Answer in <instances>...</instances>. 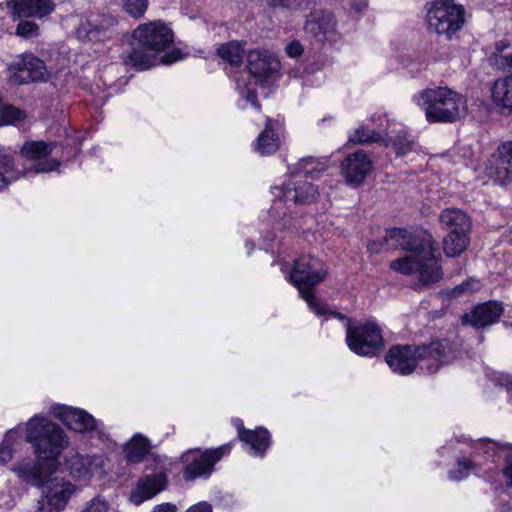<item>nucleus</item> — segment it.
<instances>
[{"instance_id":"obj_1","label":"nucleus","mask_w":512,"mask_h":512,"mask_svg":"<svg viewBox=\"0 0 512 512\" xmlns=\"http://www.w3.org/2000/svg\"><path fill=\"white\" fill-rule=\"evenodd\" d=\"M384 241L387 243L393 241V245L410 253V255L392 261L390 267L405 275L418 272L417 288L432 285L442 279L443 273L438 263V248L434 246L432 235L428 231L391 228L387 230Z\"/></svg>"},{"instance_id":"obj_19","label":"nucleus","mask_w":512,"mask_h":512,"mask_svg":"<svg viewBox=\"0 0 512 512\" xmlns=\"http://www.w3.org/2000/svg\"><path fill=\"white\" fill-rule=\"evenodd\" d=\"M54 415L59 418L69 429L76 432H87L96 428V419L82 409L67 406L54 408Z\"/></svg>"},{"instance_id":"obj_31","label":"nucleus","mask_w":512,"mask_h":512,"mask_svg":"<svg viewBox=\"0 0 512 512\" xmlns=\"http://www.w3.org/2000/svg\"><path fill=\"white\" fill-rule=\"evenodd\" d=\"M243 53L242 45L236 41L222 44L217 49L218 56L232 66H239L242 63Z\"/></svg>"},{"instance_id":"obj_35","label":"nucleus","mask_w":512,"mask_h":512,"mask_svg":"<svg viewBox=\"0 0 512 512\" xmlns=\"http://www.w3.org/2000/svg\"><path fill=\"white\" fill-rule=\"evenodd\" d=\"M350 141L357 144H366L371 142H380L381 136L374 130H370L364 126L356 129Z\"/></svg>"},{"instance_id":"obj_53","label":"nucleus","mask_w":512,"mask_h":512,"mask_svg":"<svg viewBox=\"0 0 512 512\" xmlns=\"http://www.w3.org/2000/svg\"><path fill=\"white\" fill-rule=\"evenodd\" d=\"M196 450H197V449H195V450H189V451L185 452V453L182 455V460H183V461H187V460H188V456H189V454H190V453H192L193 451H196Z\"/></svg>"},{"instance_id":"obj_42","label":"nucleus","mask_w":512,"mask_h":512,"mask_svg":"<svg viewBox=\"0 0 512 512\" xmlns=\"http://www.w3.org/2000/svg\"><path fill=\"white\" fill-rule=\"evenodd\" d=\"M304 0H267L271 7L297 8Z\"/></svg>"},{"instance_id":"obj_55","label":"nucleus","mask_w":512,"mask_h":512,"mask_svg":"<svg viewBox=\"0 0 512 512\" xmlns=\"http://www.w3.org/2000/svg\"><path fill=\"white\" fill-rule=\"evenodd\" d=\"M383 142H384V145H385V146H388V145H389V143H388L386 140H384Z\"/></svg>"},{"instance_id":"obj_21","label":"nucleus","mask_w":512,"mask_h":512,"mask_svg":"<svg viewBox=\"0 0 512 512\" xmlns=\"http://www.w3.org/2000/svg\"><path fill=\"white\" fill-rule=\"evenodd\" d=\"M166 482L167 479L164 474H152L141 477L137 482L136 489L130 494V501L135 505H140L164 490Z\"/></svg>"},{"instance_id":"obj_15","label":"nucleus","mask_w":512,"mask_h":512,"mask_svg":"<svg viewBox=\"0 0 512 512\" xmlns=\"http://www.w3.org/2000/svg\"><path fill=\"white\" fill-rule=\"evenodd\" d=\"M504 313L501 302L490 300L476 305L469 313L462 317L465 325H471L475 329H484L496 324Z\"/></svg>"},{"instance_id":"obj_8","label":"nucleus","mask_w":512,"mask_h":512,"mask_svg":"<svg viewBox=\"0 0 512 512\" xmlns=\"http://www.w3.org/2000/svg\"><path fill=\"white\" fill-rule=\"evenodd\" d=\"M441 227L448 231L443 241L446 256L461 254L469 244L471 220L468 214L458 208H446L439 215Z\"/></svg>"},{"instance_id":"obj_17","label":"nucleus","mask_w":512,"mask_h":512,"mask_svg":"<svg viewBox=\"0 0 512 512\" xmlns=\"http://www.w3.org/2000/svg\"><path fill=\"white\" fill-rule=\"evenodd\" d=\"M116 25V19L109 15H91L76 29L81 41L95 42L110 37V29Z\"/></svg>"},{"instance_id":"obj_52","label":"nucleus","mask_w":512,"mask_h":512,"mask_svg":"<svg viewBox=\"0 0 512 512\" xmlns=\"http://www.w3.org/2000/svg\"><path fill=\"white\" fill-rule=\"evenodd\" d=\"M381 243L373 242L368 245V249L372 252L378 253L381 250Z\"/></svg>"},{"instance_id":"obj_49","label":"nucleus","mask_w":512,"mask_h":512,"mask_svg":"<svg viewBox=\"0 0 512 512\" xmlns=\"http://www.w3.org/2000/svg\"><path fill=\"white\" fill-rule=\"evenodd\" d=\"M314 162H315L314 158L309 157V158L302 159L299 164H300L301 169L304 170V173L308 174V173H312V171H313V168L309 169L308 165H312V164H314Z\"/></svg>"},{"instance_id":"obj_11","label":"nucleus","mask_w":512,"mask_h":512,"mask_svg":"<svg viewBox=\"0 0 512 512\" xmlns=\"http://www.w3.org/2000/svg\"><path fill=\"white\" fill-rule=\"evenodd\" d=\"M133 38L144 50L158 53L172 45L174 33L163 22L153 21L139 25L133 32Z\"/></svg>"},{"instance_id":"obj_20","label":"nucleus","mask_w":512,"mask_h":512,"mask_svg":"<svg viewBox=\"0 0 512 512\" xmlns=\"http://www.w3.org/2000/svg\"><path fill=\"white\" fill-rule=\"evenodd\" d=\"M304 29L318 41H324L334 34L336 20L331 11L315 10L307 16Z\"/></svg>"},{"instance_id":"obj_54","label":"nucleus","mask_w":512,"mask_h":512,"mask_svg":"<svg viewBox=\"0 0 512 512\" xmlns=\"http://www.w3.org/2000/svg\"><path fill=\"white\" fill-rule=\"evenodd\" d=\"M332 314H333V316L339 318L340 320H345L346 319V317L343 314L339 313V312H333Z\"/></svg>"},{"instance_id":"obj_38","label":"nucleus","mask_w":512,"mask_h":512,"mask_svg":"<svg viewBox=\"0 0 512 512\" xmlns=\"http://www.w3.org/2000/svg\"><path fill=\"white\" fill-rule=\"evenodd\" d=\"M13 434V430L8 431L0 444V465L8 463L13 457Z\"/></svg>"},{"instance_id":"obj_34","label":"nucleus","mask_w":512,"mask_h":512,"mask_svg":"<svg viewBox=\"0 0 512 512\" xmlns=\"http://www.w3.org/2000/svg\"><path fill=\"white\" fill-rule=\"evenodd\" d=\"M25 112L12 106L6 105L0 109V125H12L24 120Z\"/></svg>"},{"instance_id":"obj_27","label":"nucleus","mask_w":512,"mask_h":512,"mask_svg":"<svg viewBox=\"0 0 512 512\" xmlns=\"http://www.w3.org/2000/svg\"><path fill=\"white\" fill-rule=\"evenodd\" d=\"M512 59V44L509 40L502 39L494 44L493 51L488 57L490 66L497 70L506 71Z\"/></svg>"},{"instance_id":"obj_7","label":"nucleus","mask_w":512,"mask_h":512,"mask_svg":"<svg viewBox=\"0 0 512 512\" xmlns=\"http://www.w3.org/2000/svg\"><path fill=\"white\" fill-rule=\"evenodd\" d=\"M430 32L451 40L465 24V8L455 0H434L426 14Z\"/></svg>"},{"instance_id":"obj_22","label":"nucleus","mask_w":512,"mask_h":512,"mask_svg":"<svg viewBox=\"0 0 512 512\" xmlns=\"http://www.w3.org/2000/svg\"><path fill=\"white\" fill-rule=\"evenodd\" d=\"M489 175L501 184L512 180V140L498 148V156L491 162Z\"/></svg>"},{"instance_id":"obj_32","label":"nucleus","mask_w":512,"mask_h":512,"mask_svg":"<svg viewBox=\"0 0 512 512\" xmlns=\"http://www.w3.org/2000/svg\"><path fill=\"white\" fill-rule=\"evenodd\" d=\"M139 46V48H133L127 57L126 63L131 64L137 70H147L154 65V55L146 52Z\"/></svg>"},{"instance_id":"obj_24","label":"nucleus","mask_w":512,"mask_h":512,"mask_svg":"<svg viewBox=\"0 0 512 512\" xmlns=\"http://www.w3.org/2000/svg\"><path fill=\"white\" fill-rule=\"evenodd\" d=\"M238 434L241 441L250 445L255 455L264 456L270 445V433L267 429L259 427L255 430H248L244 427H238Z\"/></svg>"},{"instance_id":"obj_37","label":"nucleus","mask_w":512,"mask_h":512,"mask_svg":"<svg viewBox=\"0 0 512 512\" xmlns=\"http://www.w3.org/2000/svg\"><path fill=\"white\" fill-rule=\"evenodd\" d=\"M126 13L134 18H140L148 8V0H123Z\"/></svg>"},{"instance_id":"obj_12","label":"nucleus","mask_w":512,"mask_h":512,"mask_svg":"<svg viewBox=\"0 0 512 512\" xmlns=\"http://www.w3.org/2000/svg\"><path fill=\"white\" fill-rule=\"evenodd\" d=\"M75 492L76 486L71 482L58 477L51 478L43 487L36 512H61Z\"/></svg>"},{"instance_id":"obj_23","label":"nucleus","mask_w":512,"mask_h":512,"mask_svg":"<svg viewBox=\"0 0 512 512\" xmlns=\"http://www.w3.org/2000/svg\"><path fill=\"white\" fill-rule=\"evenodd\" d=\"M8 6L12 7L19 17L42 18L54 9L49 0H10Z\"/></svg>"},{"instance_id":"obj_26","label":"nucleus","mask_w":512,"mask_h":512,"mask_svg":"<svg viewBox=\"0 0 512 512\" xmlns=\"http://www.w3.org/2000/svg\"><path fill=\"white\" fill-rule=\"evenodd\" d=\"M21 172L15 169L14 156L9 149L0 147V191L21 177Z\"/></svg>"},{"instance_id":"obj_46","label":"nucleus","mask_w":512,"mask_h":512,"mask_svg":"<svg viewBox=\"0 0 512 512\" xmlns=\"http://www.w3.org/2000/svg\"><path fill=\"white\" fill-rule=\"evenodd\" d=\"M177 507L172 503H162L156 505L151 512H176Z\"/></svg>"},{"instance_id":"obj_33","label":"nucleus","mask_w":512,"mask_h":512,"mask_svg":"<svg viewBox=\"0 0 512 512\" xmlns=\"http://www.w3.org/2000/svg\"><path fill=\"white\" fill-rule=\"evenodd\" d=\"M389 142L399 157L414 151L416 146L414 139L406 132H399L393 139H389Z\"/></svg>"},{"instance_id":"obj_9","label":"nucleus","mask_w":512,"mask_h":512,"mask_svg":"<svg viewBox=\"0 0 512 512\" xmlns=\"http://www.w3.org/2000/svg\"><path fill=\"white\" fill-rule=\"evenodd\" d=\"M346 343L349 349L359 356H376L382 350L383 337L379 326L373 322L352 325L347 319Z\"/></svg>"},{"instance_id":"obj_41","label":"nucleus","mask_w":512,"mask_h":512,"mask_svg":"<svg viewBox=\"0 0 512 512\" xmlns=\"http://www.w3.org/2000/svg\"><path fill=\"white\" fill-rule=\"evenodd\" d=\"M60 163L57 160H47L44 162H39L33 167L34 173H46L50 171H54L59 167Z\"/></svg>"},{"instance_id":"obj_43","label":"nucleus","mask_w":512,"mask_h":512,"mask_svg":"<svg viewBox=\"0 0 512 512\" xmlns=\"http://www.w3.org/2000/svg\"><path fill=\"white\" fill-rule=\"evenodd\" d=\"M286 53L291 58H297L303 53V46L298 41H292L286 46Z\"/></svg>"},{"instance_id":"obj_51","label":"nucleus","mask_w":512,"mask_h":512,"mask_svg":"<svg viewBox=\"0 0 512 512\" xmlns=\"http://www.w3.org/2000/svg\"><path fill=\"white\" fill-rule=\"evenodd\" d=\"M501 385L505 386L510 398L512 399V377H507Z\"/></svg>"},{"instance_id":"obj_47","label":"nucleus","mask_w":512,"mask_h":512,"mask_svg":"<svg viewBox=\"0 0 512 512\" xmlns=\"http://www.w3.org/2000/svg\"><path fill=\"white\" fill-rule=\"evenodd\" d=\"M181 58L179 50H174L171 53H167L162 57V62L165 64H171Z\"/></svg>"},{"instance_id":"obj_3","label":"nucleus","mask_w":512,"mask_h":512,"mask_svg":"<svg viewBox=\"0 0 512 512\" xmlns=\"http://www.w3.org/2000/svg\"><path fill=\"white\" fill-rule=\"evenodd\" d=\"M429 123H454L467 114L463 95L448 87L426 88L413 96Z\"/></svg>"},{"instance_id":"obj_13","label":"nucleus","mask_w":512,"mask_h":512,"mask_svg":"<svg viewBox=\"0 0 512 512\" xmlns=\"http://www.w3.org/2000/svg\"><path fill=\"white\" fill-rule=\"evenodd\" d=\"M58 463V461L37 456L35 460L16 463L12 471L22 482L36 488H43L57 471Z\"/></svg>"},{"instance_id":"obj_44","label":"nucleus","mask_w":512,"mask_h":512,"mask_svg":"<svg viewBox=\"0 0 512 512\" xmlns=\"http://www.w3.org/2000/svg\"><path fill=\"white\" fill-rule=\"evenodd\" d=\"M472 285H473L472 282H464L462 284H459L452 289L451 295L453 297H458V296L464 294L465 292L472 291V290H474Z\"/></svg>"},{"instance_id":"obj_39","label":"nucleus","mask_w":512,"mask_h":512,"mask_svg":"<svg viewBox=\"0 0 512 512\" xmlns=\"http://www.w3.org/2000/svg\"><path fill=\"white\" fill-rule=\"evenodd\" d=\"M38 25L33 21H20L16 27V35L23 38H32L38 36Z\"/></svg>"},{"instance_id":"obj_10","label":"nucleus","mask_w":512,"mask_h":512,"mask_svg":"<svg viewBox=\"0 0 512 512\" xmlns=\"http://www.w3.org/2000/svg\"><path fill=\"white\" fill-rule=\"evenodd\" d=\"M271 193L275 199L290 207L311 204L318 195V189L302 176L294 175L281 185L273 186Z\"/></svg>"},{"instance_id":"obj_2","label":"nucleus","mask_w":512,"mask_h":512,"mask_svg":"<svg viewBox=\"0 0 512 512\" xmlns=\"http://www.w3.org/2000/svg\"><path fill=\"white\" fill-rule=\"evenodd\" d=\"M459 344L442 339L432 341L428 345L410 346L395 345L386 355V362L393 372L401 375H409L415 371L417 361H424L421 370L426 373H436L442 365L451 363L460 354Z\"/></svg>"},{"instance_id":"obj_25","label":"nucleus","mask_w":512,"mask_h":512,"mask_svg":"<svg viewBox=\"0 0 512 512\" xmlns=\"http://www.w3.org/2000/svg\"><path fill=\"white\" fill-rule=\"evenodd\" d=\"M278 123L267 118L264 130L258 135L255 143V150L260 155H271L280 147V139L276 131Z\"/></svg>"},{"instance_id":"obj_30","label":"nucleus","mask_w":512,"mask_h":512,"mask_svg":"<svg viewBox=\"0 0 512 512\" xmlns=\"http://www.w3.org/2000/svg\"><path fill=\"white\" fill-rule=\"evenodd\" d=\"M54 148L55 143L53 142L27 141L22 146L20 153L28 160H41L51 155Z\"/></svg>"},{"instance_id":"obj_48","label":"nucleus","mask_w":512,"mask_h":512,"mask_svg":"<svg viewBox=\"0 0 512 512\" xmlns=\"http://www.w3.org/2000/svg\"><path fill=\"white\" fill-rule=\"evenodd\" d=\"M504 474L510 479L512 483V451L507 455L506 467L504 468Z\"/></svg>"},{"instance_id":"obj_50","label":"nucleus","mask_w":512,"mask_h":512,"mask_svg":"<svg viewBox=\"0 0 512 512\" xmlns=\"http://www.w3.org/2000/svg\"><path fill=\"white\" fill-rule=\"evenodd\" d=\"M366 7H367V1H366V0H359V1L353 0V2H352V8H353L356 12H361V11H363Z\"/></svg>"},{"instance_id":"obj_28","label":"nucleus","mask_w":512,"mask_h":512,"mask_svg":"<svg viewBox=\"0 0 512 512\" xmlns=\"http://www.w3.org/2000/svg\"><path fill=\"white\" fill-rule=\"evenodd\" d=\"M151 448L149 440L136 434L124 447L125 457L130 463H140Z\"/></svg>"},{"instance_id":"obj_6","label":"nucleus","mask_w":512,"mask_h":512,"mask_svg":"<svg viewBox=\"0 0 512 512\" xmlns=\"http://www.w3.org/2000/svg\"><path fill=\"white\" fill-rule=\"evenodd\" d=\"M26 441L32 445L36 456L58 461L67 437L60 426L35 415L27 423Z\"/></svg>"},{"instance_id":"obj_5","label":"nucleus","mask_w":512,"mask_h":512,"mask_svg":"<svg viewBox=\"0 0 512 512\" xmlns=\"http://www.w3.org/2000/svg\"><path fill=\"white\" fill-rule=\"evenodd\" d=\"M327 276L325 263L311 255H303L294 261L290 274L291 282L297 287L301 297L317 315L326 313L325 305L317 303L313 288Z\"/></svg>"},{"instance_id":"obj_16","label":"nucleus","mask_w":512,"mask_h":512,"mask_svg":"<svg viewBox=\"0 0 512 512\" xmlns=\"http://www.w3.org/2000/svg\"><path fill=\"white\" fill-rule=\"evenodd\" d=\"M230 450L228 445H222L216 449H207L201 455L193 459L184 468V478L194 480L199 477H209L214 465Z\"/></svg>"},{"instance_id":"obj_36","label":"nucleus","mask_w":512,"mask_h":512,"mask_svg":"<svg viewBox=\"0 0 512 512\" xmlns=\"http://www.w3.org/2000/svg\"><path fill=\"white\" fill-rule=\"evenodd\" d=\"M475 464L468 458H462L457 462V468L449 471L451 480L459 481L466 478L471 470H474Z\"/></svg>"},{"instance_id":"obj_18","label":"nucleus","mask_w":512,"mask_h":512,"mask_svg":"<svg viewBox=\"0 0 512 512\" xmlns=\"http://www.w3.org/2000/svg\"><path fill=\"white\" fill-rule=\"evenodd\" d=\"M373 162L367 152L357 150L342 162V174L348 184L359 185L372 171Z\"/></svg>"},{"instance_id":"obj_40","label":"nucleus","mask_w":512,"mask_h":512,"mask_svg":"<svg viewBox=\"0 0 512 512\" xmlns=\"http://www.w3.org/2000/svg\"><path fill=\"white\" fill-rule=\"evenodd\" d=\"M90 459L81 455L75 456L71 461L72 468L79 464L81 467L76 470L78 476H85L89 473Z\"/></svg>"},{"instance_id":"obj_29","label":"nucleus","mask_w":512,"mask_h":512,"mask_svg":"<svg viewBox=\"0 0 512 512\" xmlns=\"http://www.w3.org/2000/svg\"><path fill=\"white\" fill-rule=\"evenodd\" d=\"M492 96L496 104L512 110V75L495 81Z\"/></svg>"},{"instance_id":"obj_45","label":"nucleus","mask_w":512,"mask_h":512,"mask_svg":"<svg viewBox=\"0 0 512 512\" xmlns=\"http://www.w3.org/2000/svg\"><path fill=\"white\" fill-rule=\"evenodd\" d=\"M186 512H212V506L203 501L191 506Z\"/></svg>"},{"instance_id":"obj_4","label":"nucleus","mask_w":512,"mask_h":512,"mask_svg":"<svg viewBox=\"0 0 512 512\" xmlns=\"http://www.w3.org/2000/svg\"><path fill=\"white\" fill-rule=\"evenodd\" d=\"M247 67L249 74L246 78L241 77L237 80V90L243 99L250 102L256 110H260L255 85H264L269 80L277 78L281 65L269 51L252 50L247 55Z\"/></svg>"},{"instance_id":"obj_14","label":"nucleus","mask_w":512,"mask_h":512,"mask_svg":"<svg viewBox=\"0 0 512 512\" xmlns=\"http://www.w3.org/2000/svg\"><path fill=\"white\" fill-rule=\"evenodd\" d=\"M13 71V81L23 85L30 82H46L50 78V71L45 62L32 54L19 56L10 66Z\"/></svg>"}]
</instances>
